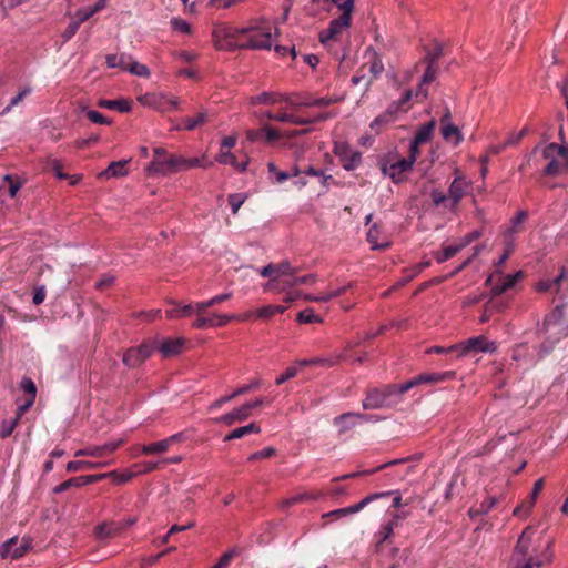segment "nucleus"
<instances>
[{
  "instance_id": "1",
  "label": "nucleus",
  "mask_w": 568,
  "mask_h": 568,
  "mask_svg": "<svg viewBox=\"0 0 568 568\" xmlns=\"http://www.w3.org/2000/svg\"><path fill=\"white\" fill-rule=\"evenodd\" d=\"M255 27L235 28L225 22H219L213 26L212 39L216 50L234 51L239 49L235 41L240 36L248 34L255 31Z\"/></svg>"
},
{
  "instance_id": "2",
  "label": "nucleus",
  "mask_w": 568,
  "mask_h": 568,
  "mask_svg": "<svg viewBox=\"0 0 568 568\" xmlns=\"http://www.w3.org/2000/svg\"><path fill=\"white\" fill-rule=\"evenodd\" d=\"M200 165V159L197 158L186 159L181 155L171 154L163 161H151L146 166V173L149 175H169Z\"/></svg>"
},
{
  "instance_id": "3",
  "label": "nucleus",
  "mask_w": 568,
  "mask_h": 568,
  "mask_svg": "<svg viewBox=\"0 0 568 568\" xmlns=\"http://www.w3.org/2000/svg\"><path fill=\"white\" fill-rule=\"evenodd\" d=\"M355 8V0H345L341 6L342 14L329 22L327 29L320 32V41L327 44L332 40H337L342 32L351 26L352 14Z\"/></svg>"
},
{
  "instance_id": "4",
  "label": "nucleus",
  "mask_w": 568,
  "mask_h": 568,
  "mask_svg": "<svg viewBox=\"0 0 568 568\" xmlns=\"http://www.w3.org/2000/svg\"><path fill=\"white\" fill-rule=\"evenodd\" d=\"M406 389H403V384H388L383 388L369 389L366 398L363 400L364 409H377L385 405L386 399L393 395H403Z\"/></svg>"
},
{
  "instance_id": "5",
  "label": "nucleus",
  "mask_w": 568,
  "mask_h": 568,
  "mask_svg": "<svg viewBox=\"0 0 568 568\" xmlns=\"http://www.w3.org/2000/svg\"><path fill=\"white\" fill-rule=\"evenodd\" d=\"M154 352V343L150 338L144 339L139 346L128 348L122 357V362L129 368L141 366Z\"/></svg>"
},
{
  "instance_id": "6",
  "label": "nucleus",
  "mask_w": 568,
  "mask_h": 568,
  "mask_svg": "<svg viewBox=\"0 0 568 568\" xmlns=\"http://www.w3.org/2000/svg\"><path fill=\"white\" fill-rule=\"evenodd\" d=\"M154 343V351L158 349L163 358H170L182 354L185 346L184 337L161 338L159 335L150 337Z\"/></svg>"
},
{
  "instance_id": "7",
  "label": "nucleus",
  "mask_w": 568,
  "mask_h": 568,
  "mask_svg": "<svg viewBox=\"0 0 568 568\" xmlns=\"http://www.w3.org/2000/svg\"><path fill=\"white\" fill-rule=\"evenodd\" d=\"M18 542V536H14L0 546V556L2 559L11 558L19 559L32 549V539L23 537L19 547L12 549Z\"/></svg>"
},
{
  "instance_id": "8",
  "label": "nucleus",
  "mask_w": 568,
  "mask_h": 568,
  "mask_svg": "<svg viewBox=\"0 0 568 568\" xmlns=\"http://www.w3.org/2000/svg\"><path fill=\"white\" fill-rule=\"evenodd\" d=\"M535 534L536 530L531 526H528L523 530L521 535L518 537L517 544L514 548V557H517L519 561L528 556L529 548L532 545Z\"/></svg>"
},
{
  "instance_id": "9",
  "label": "nucleus",
  "mask_w": 568,
  "mask_h": 568,
  "mask_svg": "<svg viewBox=\"0 0 568 568\" xmlns=\"http://www.w3.org/2000/svg\"><path fill=\"white\" fill-rule=\"evenodd\" d=\"M455 376L454 372H445V373H430V374H420L410 381L403 383V389L408 392L415 386H418L423 383H437L445 379H450Z\"/></svg>"
},
{
  "instance_id": "10",
  "label": "nucleus",
  "mask_w": 568,
  "mask_h": 568,
  "mask_svg": "<svg viewBox=\"0 0 568 568\" xmlns=\"http://www.w3.org/2000/svg\"><path fill=\"white\" fill-rule=\"evenodd\" d=\"M412 161L406 158L398 160L389 166H383L384 174L388 175L395 183L403 182L405 180L404 173L413 169Z\"/></svg>"
},
{
  "instance_id": "11",
  "label": "nucleus",
  "mask_w": 568,
  "mask_h": 568,
  "mask_svg": "<svg viewBox=\"0 0 568 568\" xmlns=\"http://www.w3.org/2000/svg\"><path fill=\"white\" fill-rule=\"evenodd\" d=\"M389 495H390V493L373 494V495L365 497L363 500H361L358 504H356L354 506L329 511V513L323 515V517H342V516L355 514V513L359 511L361 509H363L372 500H374L376 498H386Z\"/></svg>"
},
{
  "instance_id": "12",
  "label": "nucleus",
  "mask_w": 568,
  "mask_h": 568,
  "mask_svg": "<svg viewBox=\"0 0 568 568\" xmlns=\"http://www.w3.org/2000/svg\"><path fill=\"white\" fill-rule=\"evenodd\" d=\"M20 386L28 397L24 403L20 404L18 407V418H21V416L34 404L37 396V386L31 378L23 377Z\"/></svg>"
},
{
  "instance_id": "13",
  "label": "nucleus",
  "mask_w": 568,
  "mask_h": 568,
  "mask_svg": "<svg viewBox=\"0 0 568 568\" xmlns=\"http://www.w3.org/2000/svg\"><path fill=\"white\" fill-rule=\"evenodd\" d=\"M460 349L457 356H463L471 351H480V352H493L495 351V343H486V338L484 336L469 338L467 342L459 344Z\"/></svg>"
},
{
  "instance_id": "14",
  "label": "nucleus",
  "mask_w": 568,
  "mask_h": 568,
  "mask_svg": "<svg viewBox=\"0 0 568 568\" xmlns=\"http://www.w3.org/2000/svg\"><path fill=\"white\" fill-rule=\"evenodd\" d=\"M271 38H272V36L270 32H258V33L251 34L247 42L239 43V49H252V50L271 49V47H272Z\"/></svg>"
},
{
  "instance_id": "15",
  "label": "nucleus",
  "mask_w": 568,
  "mask_h": 568,
  "mask_svg": "<svg viewBox=\"0 0 568 568\" xmlns=\"http://www.w3.org/2000/svg\"><path fill=\"white\" fill-rule=\"evenodd\" d=\"M346 358H347V353L342 352L341 354H334V355L326 356V357H314L311 359H301V361H297L296 364L298 366L320 365V366H324V367H332V366L339 364L342 361H344Z\"/></svg>"
},
{
  "instance_id": "16",
  "label": "nucleus",
  "mask_w": 568,
  "mask_h": 568,
  "mask_svg": "<svg viewBox=\"0 0 568 568\" xmlns=\"http://www.w3.org/2000/svg\"><path fill=\"white\" fill-rule=\"evenodd\" d=\"M234 318V315H219L214 314L212 317L199 316L192 324L195 328L205 327H222Z\"/></svg>"
},
{
  "instance_id": "17",
  "label": "nucleus",
  "mask_w": 568,
  "mask_h": 568,
  "mask_svg": "<svg viewBox=\"0 0 568 568\" xmlns=\"http://www.w3.org/2000/svg\"><path fill=\"white\" fill-rule=\"evenodd\" d=\"M468 187L467 181L462 178L457 176L452 182L449 189H448V199L450 201V209H454L459 201L463 199L466 189Z\"/></svg>"
},
{
  "instance_id": "18",
  "label": "nucleus",
  "mask_w": 568,
  "mask_h": 568,
  "mask_svg": "<svg viewBox=\"0 0 568 568\" xmlns=\"http://www.w3.org/2000/svg\"><path fill=\"white\" fill-rule=\"evenodd\" d=\"M256 118L258 119L260 122H263L265 119H267V120H272V121L288 122V123H294V124H300V125H304V124L308 123V121L305 120V118H298V116H295L294 114H288V113L274 114L268 111L256 113Z\"/></svg>"
},
{
  "instance_id": "19",
  "label": "nucleus",
  "mask_w": 568,
  "mask_h": 568,
  "mask_svg": "<svg viewBox=\"0 0 568 568\" xmlns=\"http://www.w3.org/2000/svg\"><path fill=\"white\" fill-rule=\"evenodd\" d=\"M122 532V526L115 521H104L94 528V536L98 539H109L119 536Z\"/></svg>"
},
{
  "instance_id": "20",
  "label": "nucleus",
  "mask_w": 568,
  "mask_h": 568,
  "mask_svg": "<svg viewBox=\"0 0 568 568\" xmlns=\"http://www.w3.org/2000/svg\"><path fill=\"white\" fill-rule=\"evenodd\" d=\"M251 416L248 408L244 404L243 406L233 409L231 413L223 415L217 418L216 422L223 423L226 426H232L235 422H244Z\"/></svg>"
},
{
  "instance_id": "21",
  "label": "nucleus",
  "mask_w": 568,
  "mask_h": 568,
  "mask_svg": "<svg viewBox=\"0 0 568 568\" xmlns=\"http://www.w3.org/2000/svg\"><path fill=\"white\" fill-rule=\"evenodd\" d=\"M133 102L128 99H119V100H105L101 99L98 101V106L105 108L110 110H116L121 113H128L132 110Z\"/></svg>"
},
{
  "instance_id": "22",
  "label": "nucleus",
  "mask_w": 568,
  "mask_h": 568,
  "mask_svg": "<svg viewBox=\"0 0 568 568\" xmlns=\"http://www.w3.org/2000/svg\"><path fill=\"white\" fill-rule=\"evenodd\" d=\"M419 458H420V454H416V455H413V456L407 457V458L394 459L392 462L385 463V464L376 467L373 470H364V471H357V473L347 474V475H344V476L337 478V480L355 478V477H358V476H362V475H369V474H373L375 471L382 470L385 467H388V466H392V465L402 464V463H406V462H410V460H418Z\"/></svg>"
},
{
  "instance_id": "23",
  "label": "nucleus",
  "mask_w": 568,
  "mask_h": 568,
  "mask_svg": "<svg viewBox=\"0 0 568 568\" xmlns=\"http://www.w3.org/2000/svg\"><path fill=\"white\" fill-rule=\"evenodd\" d=\"M126 163L128 161L125 160L111 162L108 168L99 174V176H104L106 179L125 176L128 174Z\"/></svg>"
},
{
  "instance_id": "24",
  "label": "nucleus",
  "mask_w": 568,
  "mask_h": 568,
  "mask_svg": "<svg viewBox=\"0 0 568 568\" xmlns=\"http://www.w3.org/2000/svg\"><path fill=\"white\" fill-rule=\"evenodd\" d=\"M138 101L141 104L154 108L160 112H169V108H166L164 103V95L146 93L144 95L139 97Z\"/></svg>"
},
{
  "instance_id": "25",
  "label": "nucleus",
  "mask_w": 568,
  "mask_h": 568,
  "mask_svg": "<svg viewBox=\"0 0 568 568\" xmlns=\"http://www.w3.org/2000/svg\"><path fill=\"white\" fill-rule=\"evenodd\" d=\"M260 381L258 379H255L253 381L252 383L247 384V385H244L242 387H239L237 389H235L231 395L229 396H224V397H221L220 399L215 400L211 406L210 408L211 409H214V408H217L220 407L222 404L240 396V395H243V394H246L248 393L250 390L256 388L260 386Z\"/></svg>"
},
{
  "instance_id": "26",
  "label": "nucleus",
  "mask_w": 568,
  "mask_h": 568,
  "mask_svg": "<svg viewBox=\"0 0 568 568\" xmlns=\"http://www.w3.org/2000/svg\"><path fill=\"white\" fill-rule=\"evenodd\" d=\"M552 540H549L546 545V548L541 552L542 560H535L532 557H529L526 564L521 568H540L545 564H550L554 559V554L551 551Z\"/></svg>"
},
{
  "instance_id": "27",
  "label": "nucleus",
  "mask_w": 568,
  "mask_h": 568,
  "mask_svg": "<svg viewBox=\"0 0 568 568\" xmlns=\"http://www.w3.org/2000/svg\"><path fill=\"white\" fill-rule=\"evenodd\" d=\"M430 265V261H424L417 265H415L413 268L405 270L406 273H408L405 277L400 278L393 285V290H399L404 286H406L415 276H417L424 268L428 267Z\"/></svg>"
},
{
  "instance_id": "28",
  "label": "nucleus",
  "mask_w": 568,
  "mask_h": 568,
  "mask_svg": "<svg viewBox=\"0 0 568 568\" xmlns=\"http://www.w3.org/2000/svg\"><path fill=\"white\" fill-rule=\"evenodd\" d=\"M436 128V120L432 119L427 123L420 125L414 136L415 143H427L432 140L434 130Z\"/></svg>"
},
{
  "instance_id": "29",
  "label": "nucleus",
  "mask_w": 568,
  "mask_h": 568,
  "mask_svg": "<svg viewBox=\"0 0 568 568\" xmlns=\"http://www.w3.org/2000/svg\"><path fill=\"white\" fill-rule=\"evenodd\" d=\"M398 111H399V105L390 104L389 108L384 113L378 115L371 123V128L378 130V128H381L382 125H386V124L393 122L395 120L396 114L398 113Z\"/></svg>"
},
{
  "instance_id": "30",
  "label": "nucleus",
  "mask_w": 568,
  "mask_h": 568,
  "mask_svg": "<svg viewBox=\"0 0 568 568\" xmlns=\"http://www.w3.org/2000/svg\"><path fill=\"white\" fill-rule=\"evenodd\" d=\"M440 134L446 142H453L454 145H458L463 142L464 136L455 124H447L445 128H440Z\"/></svg>"
},
{
  "instance_id": "31",
  "label": "nucleus",
  "mask_w": 568,
  "mask_h": 568,
  "mask_svg": "<svg viewBox=\"0 0 568 568\" xmlns=\"http://www.w3.org/2000/svg\"><path fill=\"white\" fill-rule=\"evenodd\" d=\"M260 432H261V427L255 423H251L248 425L233 429L230 434H227L224 437V442H230L233 439L242 438L252 433L258 434Z\"/></svg>"
},
{
  "instance_id": "32",
  "label": "nucleus",
  "mask_w": 568,
  "mask_h": 568,
  "mask_svg": "<svg viewBox=\"0 0 568 568\" xmlns=\"http://www.w3.org/2000/svg\"><path fill=\"white\" fill-rule=\"evenodd\" d=\"M217 161L222 164H230L241 172L245 171L248 164L247 156H245V160L242 163H239L235 155L230 151H221Z\"/></svg>"
},
{
  "instance_id": "33",
  "label": "nucleus",
  "mask_w": 568,
  "mask_h": 568,
  "mask_svg": "<svg viewBox=\"0 0 568 568\" xmlns=\"http://www.w3.org/2000/svg\"><path fill=\"white\" fill-rule=\"evenodd\" d=\"M283 95L275 92H263L258 95L251 97L250 103L252 105L256 104H274L277 102H282Z\"/></svg>"
},
{
  "instance_id": "34",
  "label": "nucleus",
  "mask_w": 568,
  "mask_h": 568,
  "mask_svg": "<svg viewBox=\"0 0 568 568\" xmlns=\"http://www.w3.org/2000/svg\"><path fill=\"white\" fill-rule=\"evenodd\" d=\"M521 272H517L514 275L506 276L500 284L494 285L491 287V294L494 296H498L505 293L515 285L516 281L521 276Z\"/></svg>"
},
{
  "instance_id": "35",
  "label": "nucleus",
  "mask_w": 568,
  "mask_h": 568,
  "mask_svg": "<svg viewBox=\"0 0 568 568\" xmlns=\"http://www.w3.org/2000/svg\"><path fill=\"white\" fill-rule=\"evenodd\" d=\"M444 55V44L438 40L433 41L432 50L426 52L424 61L427 64L437 65V61Z\"/></svg>"
},
{
  "instance_id": "36",
  "label": "nucleus",
  "mask_w": 568,
  "mask_h": 568,
  "mask_svg": "<svg viewBox=\"0 0 568 568\" xmlns=\"http://www.w3.org/2000/svg\"><path fill=\"white\" fill-rule=\"evenodd\" d=\"M103 463H93L88 460H75V462H69L67 464V470L69 473H75L84 469H94L102 467Z\"/></svg>"
},
{
  "instance_id": "37",
  "label": "nucleus",
  "mask_w": 568,
  "mask_h": 568,
  "mask_svg": "<svg viewBox=\"0 0 568 568\" xmlns=\"http://www.w3.org/2000/svg\"><path fill=\"white\" fill-rule=\"evenodd\" d=\"M87 485L85 484V480H84V476H79V477H72L63 483H61L60 485L55 486L53 488V493L54 494H61L70 488H78V487H82Z\"/></svg>"
},
{
  "instance_id": "38",
  "label": "nucleus",
  "mask_w": 568,
  "mask_h": 568,
  "mask_svg": "<svg viewBox=\"0 0 568 568\" xmlns=\"http://www.w3.org/2000/svg\"><path fill=\"white\" fill-rule=\"evenodd\" d=\"M365 415L356 414V413H345L335 419V424L339 425V434H343L351 429L354 426L353 424H347V420L351 418H364Z\"/></svg>"
},
{
  "instance_id": "39",
  "label": "nucleus",
  "mask_w": 568,
  "mask_h": 568,
  "mask_svg": "<svg viewBox=\"0 0 568 568\" xmlns=\"http://www.w3.org/2000/svg\"><path fill=\"white\" fill-rule=\"evenodd\" d=\"M369 53H371L369 72L372 73L373 79H376L384 71V64L381 60L379 54L375 50L369 49Z\"/></svg>"
},
{
  "instance_id": "40",
  "label": "nucleus",
  "mask_w": 568,
  "mask_h": 568,
  "mask_svg": "<svg viewBox=\"0 0 568 568\" xmlns=\"http://www.w3.org/2000/svg\"><path fill=\"white\" fill-rule=\"evenodd\" d=\"M463 250V245H450L443 248L442 253H434V257L438 263H443Z\"/></svg>"
},
{
  "instance_id": "41",
  "label": "nucleus",
  "mask_w": 568,
  "mask_h": 568,
  "mask_svg": "<svg viewBox=\"0 0 568 568\" xmlns=\"http://www.w3.org/2000/svg\"><path fill=\"white\" fill-rule=\"evenodd\" d=\"M275 276L277 278L293 276L297 273V268L293 267L290 262L283 261L278 264H274Z\"/></svg>"
},
{
  "instance_id": "42",
  "label": "nucleus",
  "mask_w": 568,
  "mask_h": 568,
  "mask_svg": "<svg viewBox=\"0 0 568 568\" xmlns=\"http://www.w3.org/2000/svg\"><path fill=\"white\" fill-rule=\"evenodd\" d=\"M3 181L8 182V184H9V195L12 199H14L17 196V194H18V191L23 185V181L19 176L11 175V174H6L3 176Z\"/></svg>"
},
{
  "instance_id": "43",
  "label": "nucleus",
  "mask_w": 568,
  "mask_h": 568,
  "mask_svg": "<svg viewBox=\"0 0 568 568\" xmlns=\"http://www.w3.org/2000/svg\"><path fill=\"white\" fill-rule=\"evenodd\" d=\"M241 554V549L237 548V547H233L232 549L227 550L226 552H224L219 561L212 567V568H227V566L230 565L231 560L239 556Z\"/></svg>"
},
{
  "instance_id": "44",
  "label": "nucleus",
  "mask_w": 568,
  "mask_h": 568,
  "mask_svg": "<svg viewBox=\"0 0 568 568\" xmlns=\"http://www.w3.org/2000/svg\"><path fill=\"white\" fill-rule=\"evenodd\" d=\"M206 118H207L206 111L200 112L194 118H185L183 120L184 129L189 130V131L194 130L196 126L204 124L206 122Z\"/></svg>"
},
{
  "instance_id": "45",
  "label": "nucleus",
  "mask_w": 568,
  "mask_h": 568,
  "mask_svg": "<svg viewBox=\"0 0 568 568\" xmlns=\"http://www.w3.org/2000/svg\"><path fill=\"white\" fill-rule=\"evenodd\" d=\"M387 327L385 325H382L377 332L374 333H366L363 338L358 337L354 341H351L346 344L344 352L346 353L348 349L357 347L362 344L363 341L375 338L376 336L383 334Z\"/></svg>"
},
{
  "instance_id": "46",
  "label": "nucleus",
  "mask_w": 568,
  "mask_h": 568,
  "mask_svg": "<svg viewBox=\"0 0 568 568\" xmlns=\"http://www.w3.org/2000/svg\"><path fill=\"white\" fill-rule=\"evenodd\" d=\"M297 322L305 324L322 323L323 320L316 315L313 308H306L297 314Z\"/></svg>"
},
{
  "instance_id": "47",
  "label": "nucleus",
  "mask_w": 568,
  "mask_h": 568,
  "mask_svg": "<svg viewBox=\"0 0 568 568\" xmlns=\"http://www.w3.org/2000/svg\"><path fill=\"white\" fill-rule=\"evenodd\" d=\"M378 235H379V230L377 227L376 224H374L367 232V241L372 244V248L373 250H377V248H386L389 246V242H385V243H382L379 244L377 242V239H378Z\"/></svg>"
},
{
  "instance_id": "48",
  "label": "nucleus",
  "mask_w": 568,
  "mask_h": 568,
  "mask_svg": "<svg viewBox=\"0 0 568 568\" xmlns=\"http://www.w3.org/2000/svg\"><path fill=\"white\" fill-rule=\"evenodd\" d=\"M168 448H169L168 440L163 439V440L151 443L149 445L143 446L142 453L145 455L158 454V453H163V452L168 450Z\"/></svg>"
},
{
  "instance_id": "49",
  "label": "nucleus",
  "mask_w": 568,
  "mask_h": 568,
  "mask_svg": "<svg viewBox=\"0 0 568 568\" xmlns=\"http://www.w3.org/2000/svg\"><path fill=\"white\" fill-rule=\"evenodd\" d=\"M47 168L49 170H51L52 172H54L55 176L60 180L69 178L68 174L63 173V171H62L63 164L58 159L49 158L47 161Z\"/></svg>"
},
{
  "instance_id": "50",
  "label": "nucleus",
  "mask_w": 568,
  "mask_h": 568,
  "mask_svg": "<svg viewBox=\"0 0 568 568\" xmlns=\"http://www.w3.org/2000/svg\"><path fill=\"white\" fill-rule=\"evenodd\" d=\"M342 100H343L342 97L321 98V99L308 100L307 102H303V103H304V106H320V108H324V106H328V105H331L333 103L339 102Z\"/></svg>"
},
{
  "instance_id": "51",
  "label": "nucleus",
  "mask_w": 568,
  "mask_h": 568,
  "mask_svg": "<svg viewBox=\"0 0 568 568\" xmlns=\"http://www.w3.org/2000/svg\"><path fill=\"white\" fill-rule=\"evenodd\" d=\"M106 64L109 68H121L122 70H126V57L125 54H109L106 55Z\"/></svg>"
},
{
  "instance_id": "52",
  "label": "nucleus",
  "mask_w": 568,
  "mask_h": 568,
  "mask_svg": "<svg viewBox=\"0 0 568 568\" xmlns=\"http://www.w3.org/2000/svg\"><path fill=\"white\" fill-rule=\"evenodd\" d=\"M19 420L20 418H18V415L11 420H3L0 425V438L3 439L9 437L18 425Z\"/></svg>"
},
{
  "instance_id": "53",
  "label": "nucleus",
  "mask_w": 568,
  "mask_h": 568,
  "mask_svg": "<svg viewBox=\"0 0 568 568\" xmlns=\"http://www.w3.org/2000/svg\"><path fill=\"white\" fill-rule=\"evenodd\" d=\"M126 70L134 74V75H138V77H143V78H148L150 75V70L146 65L144 64H141L136 61L134 62H131L130 64L126 65Z\"/></svg>"
},
{
  "instance_id": "54",
  "label": "nucleus",
  "mask_w": 568,
  "mask_h": 568,
  "mask_svg": "<svg viewBox=\"0 0 568 568\" xmlns=\"http://www.w3.org/2000/svg\"><path fill=\"white\" fill-rule=\"evenodd\" d=\"M298 365L295 363L294 365L287 367L276 379V385H282L288 379L295 377L298 373Z\"/></svg>"
},
{
  "instance_id": "55",
  "label": "nucleus",
  "mask_w": 568,
  "mask_h": 568,
  "mask_svg": "<svg viewBox=\"0 0 568 568\" xmlns=\"http://www.w3.org/2000/svg\"><path fill=\"white\" fill-rule=\"evenodd\" d=\"M304 174L306 175H311V176H316V178H320L321 179V183L324 185V186H327L328 185V181H331L333 178L332 175H325V173L322 171V170H316L314 166L310 165L307 166L304 171H303Z\"/></svg>"
},
{
  "instance_id": "56",
  "label": "nucleus",
  "mask_w": 568,
  "mask_h": 568,
  "mask_svg": "<svg viewBox=\"0 0 568 568\" xmlns=\"http://www.w3.org/2000/svg\"><path fill=\"white\" fill-rule=\"evenodd\" d=\"M558 152V154H560L562 158H567L568 156V148L566 146H558L557 144L555 143H550L549 145H547L544 150V156L546 159H550L552 158L554 153L555 152Z\"/></svg>"
},
{
  "instance_id": "57",
  "label": "nucleus",
  "mask_w": 568,
  "mask_h": 568,
  "mask_svg": "<svg viewBox=\"0 0 568 568\" xmlns=\"http://www.w3.org/2000/svg\"><path fill=\"white\" fill-rule=\"evenodd\" d=\"M501 310V305H497L495 302H493V300H490L488 303L484 305V312L480 316V322H487L490 318L494 311L500 312Z\"/></svg>"
},
{
  "instance_id": "58",
  "label": "nucleus",
  "mask_w": 568,
  "mask_h": 568,
  "mask_svg": "<svg viewBox=\"0 0 568 568\" xmlns=\"http://www.w3.org/2000/svg\"><path fill=\"white\" fill-rule=\"evenodd\" d=\"M109 475V478H112L113 483L119 485V484H123V483H128L130 481L134 476H136V471L135 473H125V474H119L118 471L113 470V471H110L108 473Z\"/></svg>"
},
{
  "instance_id": "59",
  "label": "nucleus",
  "mask_w": 568,
  "mask_h": 568,
  "mask_svg": "<svg viewBox=\"0 0 568 568\" xmlns=\"http://www.w3.org/2000/svg\"><path fill=\"white\" fill-rule=\"evenodd\" d=\"M245 200H246L245 194L233 193V194L229 195V204L232 207L233 214L237 213L239 209L241 207V205L244 203Z\"/></svg>"
},
{
  "instance_id": "60",
  "label": "nucleus",
  "mask_w": 568,
  "mask_h": 568,
  "mask_svg": "<svg viewBox=\"0 0 568 568\" xmlns=\"http://www.w3.org/2000/svg\"><path fill=\"white\" fill-rule=\"evenodd\" d=\"M87 118L93 123L110 125L112 121L95 110H88Z\"/></svg>"
},
{
  "instance_id": "61",
  "label": "nucleus",
  "mask_w": 568,
  "mask_h": 568,
  "mask_svg": "<svg viewBox=\"0 0 568 568\" xmlns=\"http://www.w3.org/2000/svg\"><path fill=\"white\" fill-rule=\"evenodd\" d=\"M276 454V449L273 447L264 448L263 450L255 452L248 456L250 462H255L264 458H271Z\"/></svg>"
},
{
  "instance_id": "62",
  "label": "nucleus",
  "mask_w": 568,
  "mask_h": 568,
  "mask_svg": "<svg viewBox=\"0 0 568 568\" xmlns=\"http://www.w3.org/2000/svg\"><path fill=\"white\" fill-rule=\"evenodd\" d=\"M552 288H556V295H559L560 292V285L558 283H555V278L552 281H540L536 285V290L538 292H548Z\"/></svg>"
},
{
  "instance_id": "63",
  "label": "nucleus",
  "mask_w": 568,
  "mask_h": 568,
  "mask_svg": "<svg viewBox=\"0 0 568 568\" xmlns=\"http://www.w3.org/2000/svg\"><path fill=\"white\" fill-rule=\"evenodd\" d=\"M171 24H172L174 30H179V31H181L183 33H186V34H190L191 31H192L190 23L186 22L183 19H180V18H173L171 20Z\"/></svg>"
},
{
  "instance_id": "64",
  "label": "nucleus",
  "mask_w": 568,
  "mask_h": 568,
  "mask_svg": "<svg viewBox=\"0 0 568 568\" xmlns=\"http://www.w3.org/2000/svg\"><path fill=\"white\" fill-rule=\"evenodd\" d=\"M264 141L270 143L280 139L281 133L268 124H263Z\"/></svg>"
}]
</instances>
